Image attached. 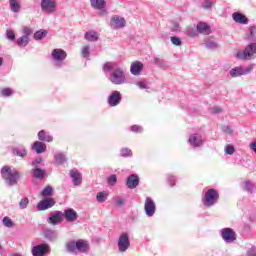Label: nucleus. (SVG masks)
<instances>
[{"mask_svg":"<svg viewBox=\"0 0 256 256\" xmlns=\"http://www.w3.org/2000/svg\"><path fill=\"white\" fill-rule=\"evenodd\" d=\"M38 139L39 141H46L47 143L53 142V136L51 134L44 132V130H41L38 133Z\"/></svg>","mask_w":256,"mask_h":256,"instance_id":"c85d7f7f","label":"nucleus"},{"mask_svg":"<svg viewBox=\"0 0 256 256\" xmlns=\"http://www.w3.org/2000/svg\"><path fill=\"white\" fill-rule=\"evenodd\" d=\"M253 71V64L249 65L246 68H243V66H238L232 68L229 73L230 76L233 78L241 77L242 75H249Z\"/></svg>","mask_w":256,"mask_h":256,"instance_id":"1a4fd4ad","label":"nucleus"},{"mask_svg":"<svg viewBox=\"0 0 256 256\" xmlns=\"http://www.w3.org/2000/svg\"><path fill=\"white\" fill-rule=\"evenodd\" d=\"M42 197H50V195H53V187L51 186H46L42 192H41Z\"/></svg>","mask_w":256,"mask_h":256,"instance_id":"e433bc0d","label":"nucleus"},{"mask_svg":"<svg viewBox=\"0 0 256 256\" xmlns=\"http://www.w3.org/2000/svg\"><path fill=\"white\" fill-rule=\"evenodd\" d=\"M232 19L235 21V23H240V25H247V23H249V19H247L244 14L239 12L233 13Z\"/></svg>","mask_w":256,"mask_h":256,"instance_id":"412c9836","label":"nucleus"},{"mask_svg":"<svg viewBox=\"0 0 256 256\" xmlns=\"http://www.w3.org/2000/svg\"><path fill=\"white\" fill-rule=\"evenodd\" d=\"M42 13L51 15L57 11V1L55 0H41L40 3Z\"/></svg>","mask_w":256,"mask_h":256,"instance_id":"6e6552de","label":"nucleus"},{"mask_svg":"<svg viewBox=\"0 0 256 256\" xmlns=\"http://www.w3.org/2000/svg\"><path fill=\"white\" fill-rule=\"evenodd\" d=\"M130 131H132V133H143V127L139 125H133L131 126Z\"/></svg>","mask_w":256,"mask_h":256,"instance_id":"8fccbe9b","label":"nucleus"},{"mask_svg":"<svg viewBox=\"0 0 256 256\" xmlns=\"http://www.w3.org/2000/svg\"><path fill=\"white\" fill-rule=\"evenodd\" d=\"M247 256H256V247H252L250 248L247 253H246Z\"/></svg>","mask_w":256,"mask_h":256,"instance_id":"bf43d9fd","label":"nucleus"},{"mask_svg":"<svg viewBox=\"0 0 256 256\" xmlns=\"http://www.w3.org/2000/svg\"><path fill=\"white\" fill-rule=\"evenodd\" d=\"M243 189L244 191H248V193H251V191H253V185L251 184V182L245 181Z\"/></svg>","mask_w":256,"mask_h":256,"instance_id":"3c124183","label":"nucleus"},{"mask_svg":"<svg viewBox=\"0 0 256 256\" xmlns=\"http://www.w3.org/2000/svg\"><path fill=\"white\" fill-rule=\"evenodd\" d=\"M220 235L225 243H233L234 241H237V237L235 236V230H233L232 228L221 229Z\"/></svg>","mask_w":256,"mask_h":256,"instance_id":"f8f14e48","label":"nucleus"},{"mask_svg":"<svg viewBox=\"0 0 256 256\" xmlns=\"http://www.w3.org/2000/svg\"><path fill=\"white\" fill-rule=\"evenodd\" d=\"M2 223L4 227H8V228L13 227V220H11V218L7 216L2 219Z\"/></svg>","mask_w":256,"mask_h":256,"instance_id":"c03bdc74","label":"nucleus"},{"mask_svg":"<svg viewBox=\"0 0 256 256\" xmlns=\"http://www.w3.org/2000/svg\"><path fill=\"white\" fill-rule=\"evenodd\" d=\"M141 71H143V64L139 61H136L131 64L130 72L132 75H141Z\"/></svg>","mask_w":256,"mask_h":256,"instance_id":"b1692460","label":"nucleus"},{"mask_svg":"<svg viewBox=\"0 0 256 256\" xmlns=\"http://www.w3.org/2000/svg\"><path fill=\"white\" fill-rule=\"evenodd\" d=\"M127 25V21H125V18L114 15L111 17L110 20V26L112 29H123Z\"/></svg>","mask_w":256,"mask_h":256,"instance_id":"4468645a","label":"nucleus"},{"mask_svg":"<svg viewBox=\"0 0 256 256\" xmlns=\"http://www.w3.org/2000/svg\"><path fill=\"white\" fill-rule=\"evenodd\" d=\"M6 37L9 41H15V32H13V30H7Z\"/></svg>","mask_w":256,"mask_h":256,"instance_id":"5fc2aeb1","label":"nucleus"},{"mask_svg":"<svg viewBox=\"0 0 256 256\" xmlns=\"http://www.w3.org/2000/svg\"><path fill=\"white\" fill-rule=\"evenodd\" d=\"M211 115H217L219 113H223V109L221 107H213L210 109Z\"/></svg>","mask_w":256,"mask_h":256,"instance_id":"6e6d98bb","label":"nucleus"},{"mask_svg":"<svg viewBox=\"0 0 256 256\" xmlns=\"http://www.w3.org/2000/svg\"><path fill=\"white\" fill-rule=\"evenodd\" d=\"M51 57L54 61V65L57 69H61L63 65H65V62H63L65 59H67V52H65L63 49L56 48L52 50Z\"/></svg>","mask_w":256,"mask_h":256,"instance_id":"39448f33","label":"nucleus"},{"mask_svg":"<svg viewBox=\"0 0 256 256\" xmlns=\"http://www.w3.org/2000/svg\"><path fill=\"white\" fill-rule=\"evenodd\" d=\"M9 5L12 13H19L21 11V2L19 0H9Z\"/></svg>","mask_w":256,"mask_h":256,"instance_id":"cd10ccee","label":"nucleus"},{"mask_svg":"<svg viewBox=\"0 0 256 256\" xmlns=\"http://www.w3.org/2000/svg\"><path fill=\"white\" fill-rule=\"evenodd\" d=\"M121 157H132L133 152L129 148H122L120 151Z\"/></svg>","mask_w":256,"mask_h":256,"instance_id":"ea45409f","label":"nucleus"},{"mask_svg":"<svg viewBox=\"0 0 256 256\" xmlns=\"http://www.w3.org/2000/svg\"><path fill=\"white\" fill-rule=\"evenodd\" d=\"M106 13H107V11H105V10L102 11V14L106 15Z\"/></svg>","mask_w":256,"mask_h":256,"instance_id":"0e129e2a","label":"nucleus"},{"mask_svg":"<svg viewBox=\"0 0 256 256\" xmlns=\"http://www.w3.org/2000/svg\"><path fill=\"white\" fill-rule=\"evenodd\" d=\"M109 197V193L106 191L98 192L96 195V199L98 203H105Z\"/></svg>","mask_w":256,"mask_h":256,"instance_id":"72a5a7b5","label":"nucleus"},{"mask_svg":"<svg viewBox=\"0 0 256 256\" xmlns=\"http://www.w3.org/2000/svg\"><path fill=\"white\" fill-rule=\"evenodd\" d=\"M224 152L226 155H233L235 153V146L228 144L224 148Z\"/></svg>","mask_w":256,"mask_h":256,"instance_id":"a19ab883","label":"nucleus"},{"mask_svg":"<svg viewBox=\"0 0 256 256\" xmlns=\"http://www.w3.org/2000/svg\"><path fill=\"white\" fill-rule=\"evenodd\" d=\"M155 201L152 200L151 197H146L145 203H144V211L147 217H153L155 215V209H156Z\"/></svg>","mask_w":256,"mask_h":256,"instance_id":"ddd939ff","label":"nucleus"},{"mask_svg":"<svg viewBox=\"0 0 256 256\" xmlns=\"http://www.w3.org/2000/svg\"><path fill=\"white\" fill-rule=\"evenodd\" d=\"M55 203H56L55 199L46 198V199L41 200L37 204V209H38V211H47V209H51V207H54Z\"/></svg>","mask_w":256,"mask_h":256,"instance_id":"f3484780","label":"nucleus"},{"mask_svg":"<svg viewBox=\"0 0 256 256\" xmlns=\"http://www.w3.org/2000/svg\"><path fill=\"white\" fill-rule=\"evenodd\" d=\"M205 47H206V49L214 50V49H217V47H219V44H217V42H215L213 40H208L205 43Z\"/></svg>","mask_w":256,"mask_h":256,"instance_id":"4c0bfd02","label":"nucleus"},{"mask_svg":"<svg viewBox=\"0 0 256 256\" xmlns=\"http://www.w3.org/2000/svg\"><path fill=\"white\" fill-rule=\"evenodd\" d=\"M63 221V212L54 211L48 218V223L50 225H59Z\"/></svg>","mask_w":256,"mask_h":256,"instance_id":"6ab92c4d","label":"nucleus"},{"mask_svg":"<svg viewBox=\"0 0 256 256\" xmlns=\"http://www.w3.org/2000/svg\"><path fill=\"white\" fill-rule=\"evenodd\" d=\"M66 249L70 253H75L76 251L78 253H87L89 251V241L83 239L71 240L66 244Z\"/></svg>","mask_w":256,"mask_h":256,"instance_id":"7ed1b4c3","label":"nucleus"},{"mask_svg":"<svg viewBox=\"0 0 256 256\" xmlns=\"http://www.w3.org/2000/svg\"><path fill=\"white\" fill-rule=\"evenodd\" d=\"M167 179H168V183L170 184V186L173 187L175 185V176L169 174L167 176Z\"/></svg>","mask_w":256,"mask_h":256,"instance_id":"13d9d810","label":"nucleus"},{"mask_svg":"<svg viewBox=\"0 0 256 256\" xmlns=\"http://www.w3.org/2000/svg\"><path fill=\"white\" fill-rule=\"evenodd\" d=\"M44 37H47V31L46 30H39L34 34V39H36V41H40Z\"/></svg>","mask_w":256,"mask_h":256,"instance_id":"c9c22d12","label":"nucleus"},{"mask_svg":"<svg viewBox=\"0 0 256 256\" xmlns=\"http://www.w3.org/2000/svg\"><path fill=\"white\" fill-rule=\"evenodd\" d=\"M139 186V176L131 174L126 180V187L128 189H136Z\"/></svg>","mask_w":256,"mask_h":256,"instance_id":"aec40b11","label":"nucleus"},{"mask_svg":"<svg viewBox=\"0 0 256 256\" xmlns=\"http://www.w3.org/2000/svg\"><path fill=\"white\" fill-rule=\"evenodd\" d=\"M135 86L139 87V89H149V87L147 86V82L145 80H143V81H136L135 82Z\"/></svg>","mask_w":256,"mask_h":256,"instance_id":"de8ad7c7","label":"nucleus"},{"mask_svg":"<svg viewBox=\"0 0 256 256\" xmlns=\"http://www.w3.org/2000/svg\"><path fill=\"white\" fill-rule=\"evenodd\" d=\"M32 171L36 179H44L45 175H47V171H45V169L34 168Z\"/></svg>","mask_w":256,"mask_h":256,"instance_id":"2f4dec72","label":"nucleus"},{"mask_svg":"<svg viewBox=\"0 0 256 256\" xmlns=\"http://www.w3.org/2000/svg\"><path fill=\"white\" fill-rule=\"evenodd\" d=\"M1 175L7 187H14V185L19 183V179H21V172L17 171V169H12L9 166L2 167Z\"/></svg>","mask_w":256,"mask_h":256,"instance_id":"f03ea898","label":"nucleus"},{"mask_svg":"<svg viewBox=\"0 0 256 256\" xmlns=\"http://www.w3.org/2000/svg\"><path fill=\"white\" fill-rule=\"evenodd\" d=\"M115 205H117V207H123V205H125V199L124 198H116L115 200Z\"/></svg>","mask_w":256,"mask_h":256,"instance_id":"4d7b16f0","label":"nucleus"},{"mask_svg":"<svg viewBox=\"0 0 256 256\" xmlns=\"http://www.w3.org/2000/svg\"><path fill=\"white\" fill-rule=\"evenodd\" d=\"M197 31L203 35H209V33H211V27L205 22H200L197 25Z\"/></svg>","mask_w":256,"mask_h":256,"instance_id":"bb28decb","label":"nucleus"},{"mask_svg":"<svg viewBox=\"0 0 256 256\" xmlns=\"http://www.w3.org/2000/svg\"><path fill=\"white\" fill-rule=\"evenodd\" d=\"M253 55H256V43H251L244 51L237 52L236 57L242 61H249V59H253Z\"/></svg>","mask_w":256,"mask_h":256,"instance_id":"423d86ee","label":"nucleus"},{"mask_svg":"<svg viewBox=\"0 0 256 256\" xmlns=\"http://www.w3.org/2000/svg\"><path fill=\"white\" fill-rule=\"evenodd\" d=\"M44 237L49 241H53L54 239H57V232L55 230H46L44 232Z\"/></svg>","mask_w":256,"mask_h":256,"instance_id":"f704fd0d","label":"nucleus"},{"mask_svg":"<svg viewBox=\"0 0 256 256\" xmlns=\"http://www.w3.org/2000/svg\"><path fill=\"white\" fill-rule=\"evenodd\" d=\"M107 183L110 187H115V185H117V175L112 174L109 176V178L107 179Z\"/></svg>","mask_w":256,"mask_h":256,"instance_id":"58836bf2","label":"nucleus"},{"mask_svg":"<svg viewBox=\"0 0 256 256\" xmlns=\"http://www.w3.org/2000/svg\"><path fill=\"white\" fill-rule=\"evenodd\" d=\"M62 217H64L68 223H73L78 217L77 211L73 210V208H68L62 212Z\"/></svg>","mask_w":256,"mask_h":256,"instance_id":"a211bd4d","label":"nucleus"},{"mask_svg":"<svg viewBox=\"0 0 256 256\" xmlns=\"http://www.w3.org/2000/svg\"><path fill=\"white\" fill-rule=\"evenodd\" d=\"M129 247H131V241L129 240V234L122 233L118 238V251L125 253Z\"/></svg>","mask_w":256,"mask_h":256,"instance_id":"9d476101","label":"nucleus"},{"mask_svg":"<svg viewBox=\"0 0 256 256\" xmlns=\"http://www.w3.org/2000/svg\"><path fill=\"white\" fill-rule=\"evenodd\" d=\"M1 95H3V97H11L13 95V91L10 88H5L1 91Z\"/></svg>","mask_w":256,"mask_h":256,"instance_id":"603ef678","label":"nucleus"},{"mask_svg":"<svg viewBox=\"0 0 256 256\" xmlns=\"http://www.w3.org/2000/svg\"><path fill=\"white\" fill-rule=\"evenodd\" d=\"M80 53L84 59H89L91 57V46L89 44H85L80 48Z\"/></svg>","mask_w":256,"mask_h":256,"instance_id":"c756f323","label":"nucleus"},{"mask_svg":"<svg viewBox=\"0 0 256 256\" xmlns=\"http://www.w3.org/2000/svg\"><path fill=\"white\" fill-rule=\"evenodd\" d=\"M213 5H215V2H213V0H204L202 3L203 9H206V10L211 9Z\"/></svg>","mask_w":256,"mask_h":256,"instance_id":"79ce46f5","label":"nucleus"},{"mask_svg":"<svg viewBox=\"0 0 256 256\" xmlns=\"http://www.w3.org/2000/svg\"><path fill=\"white\" fill-rule=\"evenodd\" d=\"M31 35H33V29L27 26L23 27L22 36L16 40V45H18V47H27L29 41H31L29 38Z\"/></svg>","mask_w":256,"mask_h":256,"instance_id":"0eeeda50","label":"nucleus"},{"mask_svg":"<svg viewBox=\"0 0 256 256\" xmlns=\"http://www.w3.org/2000/svg\"><path fill=\"white\" fill-rule=\"evenodd\" d=\"M41 163H43V158H37L32 161V167H34V169H39V165H41Z\"/></svg>","mask_w":256,"mask_h":256,"instance_id":"864d4df0","label":"nucleus"},{"mask_svg":"<svg viewBox=\"0 0 256 256\" xmlns=\"http://www.w3.org/2000/svg\"><path fill=\"white\" fill-rule=\"evenodd\" d=\"M90 5L93 9L103 11L104 7H107V2L105 0H90Z\"/></svg>","mask_w":256,"mask_h":256,"instance_id":"393cba45","label":"nucleus"},{"mask_svg":"<svg viewBox=\"0 0 256 256\" xmlns=\"http://www.w3.org/2000/svg\"><path fill=\"white\" fill-rule=\"evenodd\" d=\"M103 71L104 73L111 71L109 81L113 85H123L126 81L125 71H123V69L119 67L115 68V63L107 62L103 66Z\"/></svg>","mask_w":256,"mask_h":256,"instance_id":"f257e3e1","label":"nucleus"},{"mask_svg":"<svg viewBox=\"0 0 256 256\" xmlns=\"http://www.w3.org/2000/svg\"><path fill=\"white\" fill-rule=\"evenodd\" d=\"M217 201H219V192L215 189L207 190L202 199L204 207H213Z\"/></svg>","mask_w":256,"mask_h":256,"instance_id":"20e7f679","label":"nucleus"},{"mask_svg":"<svg viewBox=\"0 0 256 256\" xmlns=\"http://www.w3.org/2000/svg\"><path fill=\"white\" fill-rule=\"evenodd\" d=\"M84 37L86 41H89L90 43H95V41H99V33H97L95 30H90L86 32Z\"/></svg>","mask_w":256,"mask_h":256,"instance_id":"a878e982","label":"nucleus"},{"mask_svg":"<svg viewBox=\"0 0 256 256\" xmlns=\"http://www.w3.org/2000/svg\"><path fill=\"white\" fill-rule=\"evenodd\" d=\"M51 253V246L46 243L38 244L32 248L33 256H45Z\"/></svg>","mask_w":256,"mask_h":256,"instance_id":"9b49d317","label":"nucleus"},{"mask_svg":"<svg viewBox=\"0 0 256 256\" xmlns=\"http://www.w3.org/2000/svg\"><path fill=\"white\" fill-rule=\"evenodd\" d=\"M188 143L194 149H197V147H203V136L197 133L192 134L188 139Z\"/></svg>","mask_w":256,"mask_h":256,"instance_id":"dca6fc26","label":"nucleus"},{"mask_svg":"<svg viewBox=\"0 0 256 256\" xmlns=\"http://www.w3.org/2000/svg\"><path fill=\"white\" fill-rule=\"evenodd\" d=\"M27 205H29V198L24 197L19 202L20 209H27Z\"/></svg>","mask_w":256,"mask_h":256,"instance_id":"a18cd8bd","label":"nucleus"},{"mask_svg":"<svg viewBox=\"0 0 256 256\" xmlns=\"http://www.w3.org/2000/svg\"><path fill=\"white\" fill-rule=\"evenodd\" d=\"M3 65V58H0V67Z\"/></svg>","mask_w":256,"mask_h":256,"instance_id":"e2e57ef3","label":"nucleus"},{"mask_svg":"<svg viewBox=\"0 0 256 256\" xmlns=\"http://www.w3.org/2000/svg\"><path fill=\"white\" fill-rule=\"evenodd\" d=\"M33 151H35L38 155L41 153H45L47 151V145L41 141H35L32 146Z\"/></svg>","mask_w":256,"mask_h":256,"instance_id":"4be33fe9","label":"nucleus"},{"mask_svg":"<svg viewBox=\"0 0 256 256\" xmlns=\"http://www.w3.org/2000/svg\"><path fill=\"white\" fill-rule=\"evenodd\" d=\"M250 35H251V37H255V35H256V28L255 27L250 28Z\"/></svg>","mask_w":256,"mask_h":256,"instance_id":"052dcab7","label":"nucleus"},{"mask_svg":"<svg viewBox=\"0 0 256 256\" xmlns=\"http://www.w3.org/2000/svg\"><path fill=\"white\" fill-rule=\"evenodd\" d=\"M70 177L72 178V181L76 187L78 185H81V181L83 179V176H81V173L77 170H71L70 171Z\"/></svg>","mask_w":256,"mask_h":256,"instance_id":"5701e85b","label":"nucleus"},{"mask_svg":"<svg viewBox=\"0 0 256 256\" xmlns=\"http://www.w3.org/2000/svg\"><path fill=\"white\" fill-rule=\"evenodd\" d=\"M153 61L155 65H158V67L165 68V65H166L165 60L155 57Z\"/></svg>","mask_w":256,"mask_h":256,"instance_id":"49530a36","label":"nucleus"},{"mask_svg":"<svg viewBox=\"0 0 256 256\" xmlns=\"http://www.w3.org/2000/svg\"><path fill=\"white\" fill-rule=\"evenodd\" d=\"M122 99H123V97L121 96V92L115 90L110 94L107 102L110 107H117V105H119V103H121Z\"/></svg>","mask_w":256,"mask_h":256,"instance_id":"2eb2a0df","label":"nucleus"},{"mask_svg":"<svg viewBox=\"0 0 256 256\" xmlns=\"http://www.w3.org/2000/svg\"><path fill=\"white\" fill-rule=\"evenodd\" d=\"M13 153H14V155H17V157H21L22 159L24 157H27V149H25V147H23V146L15 148L13 150Z\"/></svg>","mask_w":256,"mask_h":256,"instance_id":"473e14b6","label":"nucleus"},{"mask_svg":"<svg viewBox=\"0 0 256 256\" xmlns=\"http://www.w3.org/2000/svg\"><path fill=\"white\" fill-rule=\"evenodd\" d=\"M54 159H55L56 165H63V163L67 161V156L62 152H58L54 154Z\"/></svg>","mask_w":256,"mask_h":256,"instance_id":"7c9ffc66","label":"nucleus"},{"mask_svg":"<svg viewBox=\"0 0 256 256\" xmlns=\"http://www.w3.org/2000/svg\"><path fill=\"white\" fill-rule=\"evenodd\" d=\"M170 41H171L172 45H175L176 47H181V45H182L181 38H179L177 36H172L170 38Z\"/></svg>","mask_w":256,"mask_h":256,"instance_id":"37998d69","label":"nucleus"},{"mask_svg":"<svg viewBox=\"0 0 256 256\" xmlns=\"http://www.w3.org/2000/svg\"><path fill=\"white\" fill-rule=\"evenodd\" d=\"M223 133H226V135H233V128L229 125L222 126Z\"/></svg>","mask_w":256,"mask_h":256,"instance_id":"09e8293b","label":"nucleus"},{"mask_svg":"<svg viewBox=\"0 0 256 256\" xmlns=\"http://www.w3.org/2000/svg\"><path fill=\"white\" fill-rule=\"evenodd\" d=\"M172 31H179V24H175Z\"/></svg>","mask_w":256,"mask_h":256,"instance_id":"680f3d73","label":"nucleus"}]
</instances>
